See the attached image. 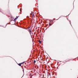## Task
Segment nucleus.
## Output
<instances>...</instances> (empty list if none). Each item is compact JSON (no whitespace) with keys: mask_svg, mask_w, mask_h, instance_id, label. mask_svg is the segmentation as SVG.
<instances>
[{"mask_svg":"<svg viewBox=\"0 0 78 78\" xmlns=\"http://www.w3.org/2000/svg\"><path fill=\"white\" fill-rule=\"evenodd\" d=\"M30 33V34H31V29H28L27 30Z\"/></svg>","mask_w":78,"mask_h":78,"instance_id":"1","label":"nucleus"},{"mask_svg":"<svg viewBox=\"0 0 78 78\" xmlns=\"http://www.w3.org/2000/svg\"><path fill=\"white\" fill-rule=\"evenodd\" d=\"M18 17H19V16H17L16 18L14 20V22H16V19H17L18 18Z\"/></svg>","mask_w":78,"mask_h":78,"instance_id":"2","label":"nucleus"},{"mask_svg":"<svg viewBox=\"0 0 78 78\" xmlns=\"http://www.w3.org/2000/svg\"><path fill=\"white\" fill-rule=\"evenodd\" d=\"M39 42L40 44H41V41L40 40L38 41Z\"/></svg>","mask_w":78,"mask_h":78,"instance_id":"3","label":"nucleus"},{"mask_svg":"<svg viewBox=\"0 0 78 78\" xmlns=\"http://www.w3.org/2000/svg\"><path fill=\"white\" fill-rule=\"evenodd\" d=\"M18 65H19V66H22L21 63L18 64Z\"/></svg>","mask_w":78,"mask_h":78,"instance_id":"4","label":"nucleus"},{"mask_svg":"<svg viewBox=\"0 0 78 78\" xmlns=\"http://www.w3.org/2000/svg\"><path fill=\"white\" fill-rule=\"evenodd\" d=\"M49 26H51V23H49Z\"/></svg>","mask_w":78,"mask_h":78,"instance_id":"5","label":"nucleus"},{"mask_svg":"<svg viewBox=\"0 0 78 78\" xmlns=\"http://www.w3.org/2000/svg\"><path fill=\"white\" fill-rule=\"evenodd\" d=\"M34 64H35L36 63V60H34Z\"/></svg>","mask_w":78,"mask_h":78,"instance_id":"6","label":"nucleus"},{"mask_svg":"<svg viewBox=\"0 0 78 78\" xmlns=\"http://www.w3.org/2000/svg\"><path fill=\"white\" fill-rule=\"evenodd\" d=\"M39 68V66H37V69H38Z\"/></svg>","mask_w":78,"mask_h":78,"instance_id":"7","label":"nucleus"},{"mask_svg":"<svg viewBox=\"0 0 78 78\" xmlns=\"http://www.w3.org/2000/svg\"><path fill=\"white\" fill-rule=\"evenodd\" d=\"M30 28V27H29V28H27V29H29V28Z\"/></svg>","mask_w":78,"mask_h":78,"instance_id":"8","label":"nucleus"},{"mask_svg":"<svg viewBox=\"0 0 78 78\" xmlns=\"http://www.w3.org/2000/svg\"><path fill=\"white\" fill-rule=\"evenodd\" d=\"M23 63V64H24V63H25V62H22Z\"/></svg>","mask_w":78,"mask_h":78,"instance_id":"9","label":"nucleus"},{"mask_svg":"<svg viewBox=\"0 0 78 78\" xmlns=\"http://www.w3.org/2000/svg\"><path fill=\"white\" fill-rule=\"evenodd\" d=\"M21 64H23V63H21Z\"/></svg>","mask_w":78,"mask_h":78,"instance_id":"10","label":"nucleus"},{"mask_svg":"<svg viewBox=\"0 0 78 78\" xmlns=\"http://www.w3.org/2000/svg\"><path fill=\"white\" fill-rule=\"evenodd\" d=\"M34 17V14H33V17Z\"/></svg>","mask_w":78,"mask_h":78,"instance_id":"11","label":"nucleus"}]
</instances>
